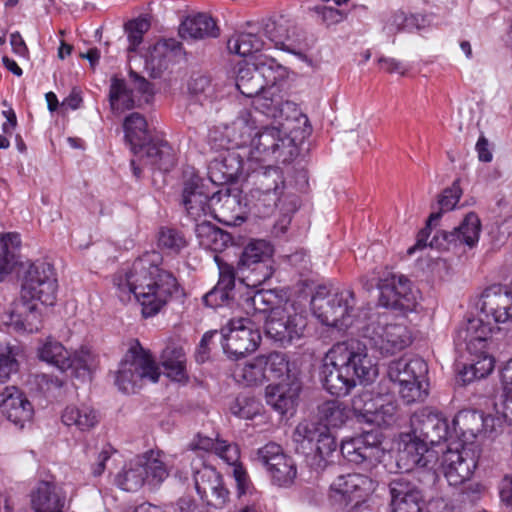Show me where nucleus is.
Returning <instances> with one entry per match:
<instances>
[{
	"mask_svg": "<svg viewBox=\"0 0 512 512\" xmlns=\"http://www.w3.org/2000/svg\"><path fill=\"white\" fill-rule=\"evenodd\" d=\"M195 234L199 245L213 252H222L232 242V236L228 232L216 227L206 218L196 222Z\"/></svg>",
	"mask_w": 512,
	"mask_h": 512,
	"instance_id": "nucleus-32",
	"label": "nucleus"
},
{
	"mask_svg": "<svg viewBox=\"0 0 512 512\" xmlns=\"http://www.w3.org/2000/svg\"><path fill=\"white\" fill-rule=\"evenodd\" d=\"M144 474L145 470L137 457L117 475L116 483L124 491L135 492L146 483L147 478L144 477Z\"/></svg>",
	"mask_w": 512,
	"mask_h": 512,
	"instance_id": "nucleus-49",
	"label": "nucleus"
},
{
	"mask_svg": "<svg viewBox=\"0 0 512 512\" xmlns=\"http://www.w3.org/2000/svg\"><path fill=\"white\" fill-rule=\"evenodd\" d=\"M314 315L326 326L338 329L353 325L352 313L355 307V297L351 290L343 289L333 293L327 302L318 301Z\"/></svg>",
	"mask_w": 512,
	"mask_h": 512,
	"instance_id": "nucleus-13",
	"label": "nucleus"
},
{
	"mask_svg": "<svg viewBox=\"0 0 512 512\" xmlns=\"http://www.w3.org/2000/svg\"><path fill=\"white\" fill-rule=\"evenodd\" d=\"M306 327L307 317L304 313L295 311L290 313L284 309L280 315L267 316L265 322L266 335L281 346L301 339Z\"/></svg>",
	"mask_w": 512,
	"mask_h": 512,
	"instance_id": "nucleus-14",
	"label": "nucleus"
},
{
	"mask_svg": "<svg viewBox=\"0 0 512 512\" xmlns=\"http://www.w3.org/2000/svg\"><path fill=\"white\" fill-rule=\"evenodd\" d=\"M181 204L187 216L199 222L213 212L215 185L195 172H185L182 183Z\"/></svg>",
	"mask_w": 512,
	"mask_h": 512,
	"instance_id": "nucleus-10",
	"label": "nucleus"
},
{
	"mask_svg": "<svg viewBox=\"0 0 512 512\" xmlns=\"http://www.w3.org/2000/svg\"><path fill=\"white\" fill-rule=\"evenodd\" d=\"M280 195L276 192L274 193H265L258 191H251V196L255 200V207L258 209V212L262 214V216L270 215L275 207L277 206L278 201L280 200Z\"/></svg>",
	"mask_w": 512,
	"mask_h": 512,
	"instance_id": "nucleus-61",
	"label": "nucleus"
},
{
	"mask_svg": "<svg viewBox=\"0 0 512 512\" xmlns=\"http://www.w3.org/2000/svg\"><path fill=\"white\" fill-rule=\"evenodd\" d=\"M243 170L241 156L227 149L219 158L214 159L208 169V180L215 186L237 180Z\"/></svg>",
	"mask_w": 512,
	"mask_h": 512,
	"instance_id": "nucleus-26",
	"label": "nucleus"
},
{
	"mask_svg": "<svg viewBox=\"0 0 512 512\" xmlns=\"http://www.w3.org/2000/svg\"><path fill=\"white\" fill-rule=\"evenodd\" d=\"M252 106L255 112H259L268 118H278L281 116L282 111L279 108V101L268 97L266 95V91L260 92L256 94V96L251 97Z\"/></svg>",
	"mask_w": 512,
	"mask_h": 512,
	"instance_id": "nucleus-60",
	"label": "nucleus"
},
{
	"mask_svg": "<svg viewBox=\"0 0 512 512\" xmlns=\"http://www.w3.org/2000/svg\"><path fill=\"white\" fill-rule=\"evenodd\" d=\"M159 377V368L151 354L135 340L115 372V385L124 393H135L147 381L158 382Z\"/></svg>",
	"mask_w": 512,
	"mask_h": 512,
	"instance_id": "nucleus-6",
	"label": "nucleus"
},
{
	"mask_svg": "<svg viewBox=\"0 0 512 512\" xmlns=\"http://www.w3.org/2000/svg\"><path fill=\"white\" fill-rule=\"evenodd\" d=\"M397 411V406L393 402H387L377 405L374 402L373 412L370 413L368 421L376 422L377 424L389 425L394 421Z\"/></svg>",
	"mask_w": 512,
	"mask_h": 512,
	"instance_id": "nucleus-63",
	"label": "nucleus"
},
{
	"mask_svg": "<svg viewBox=\"0 0 512 512\" xmlns=\"http://www.w3.org/2000/svg\"><path fill=\"white\" fill-rule=\"evenodd\" d=\"M281 303L282 298L273 290H259L247 299V307L265 318L282 314Z\"/></svg>",
	"mask_w": 512,
	"mask_h": 512,
	"instance_id": "nucleus-43",
	"label": "nucleus"
},
{
	"mask_svg": "<svg viewBox=\"0 0 512 512\" xmlns=\"http://www.w3.org/2000/svg\"><path fill=\"white\" fill-rule=\"evenodd\" d=\"M222 346L231 359H239L254 352L261 341V334L249 318H233L222 330Z\"/></svg>",
	"mask_w": 512,
	"mask_h": 512,
	"instance_id": "nucleus-11",
	"label": "nucleus"
},
{
	"mask_svg": "<svg viewBox=\"0 0 512 512\" xmlns=\"http://www.w3.org/2000/svg\"><path fill=\"white\" fill-rule=\"evenodd\" d=\"M337 443L335 437L326 428L321 437H318L314 446L312 454L307 457L309 464L315 469H323L327 465V458L335 452Z\"/></svg>",
	"mask_w": 512,
	"mask_h": 512,
	"instance_id": "nucleus-50",
	"label": "nucleus"
},
{
	"mask_svg": "<svg viewBox=\"0 0 512 512\" xmlns=\"http://www.w3.org/2000/svg\"><path fill=\"white\" fill-rule=\"evenodd\" d=\"M379 302L386 308L411 312L417 305V291L412 288L411 281L402 274L390 273L379 280Z\"/></svg>",
	"mask_w": 512,
	"mask_h": 512,
	"instance_id": "nucleus-12",
	"label": "nucleus"
},
{
	"mask_svg": "<svg viewBox=\"0 0 512 512\" xmlns=\"http://www.w3.org/2000/svg\"><path fill=\"white\" fill-rule=\"evenodd\" d=\"M219 269V280L216 286L232 294L235 287L236 273L233 266L223 262L219 256H215Z\"/></svg>",
	"mask_w": 512,
	"mask_h": 512,
	"instance_id": "nucleus-64",
	"label": "nucleus"
},
{
	"mask_svg": "<svg viewBox=\"0 0 512 512\" xmlns=\"http://www.w3.org/2000/svg\"><path fill=\"white\" fill-rule=\"evenodd\" d=\"M163 452L149 450L138 456L142 468L145 470L146 484L152 488L160 486L169 476L168 468L162 459Z\"/></svg>",
	"mask_w": 512,
	"mask_h": 512,
	"instance_id": "nucleus-35",
	"label": "nucleus"
},
{
	"mask_svg": "<svg viewBox=\"0 0 512 512\" xmlns=\"http://www.w3.org/2000/svg\"><path fill=\"white\" fill-rule=\"evenodd\" d=\"M441 467L449 485L458 486L470 479L477 467V459L464 447L461 450L449 448L443 453Z\"/></svg>",
	"mask_w": 512,
	"mask_h": 512,
	"instance_id": "nucleus-20",
	"label": "nucleus"
},
{
	"mask_svg": "<svg viewBox=\"0 0 512 512\" xmlns=\"http://www.w3.org/2000/svg\"><path fill=\"white\" fill-rule=\"evenodd\" d=\"M318 417L323 426L339 428L349 418V409L338 400L325 401L318 406Z\"/></svg>",
	"mask_w": 512,
	"mask_h": 512,
	"instance_id": "nucleus-45",
	"label": "nucleus"
},
{
	"mask_svg": "<svg viewBox=\"0 0 512 512\" xmlns=\"http://www.w3.org/2000/svg\"><path fill=\"white\" fill-rule=\"evenodd\" d=\"M323 432H326V426H323L320 422L308 420L300 422L293 433V440L297 444L296 450L309 457L317 438L321 437Z\"/></svg>",
	"mask_w": 512,
	"mask_h": 512,
	"instance_id": "nucleus-38",
	"label": "nucleus"
},
{
	"mask_svg": "<svg viewBox=\"0 0 512 512\" xmlns=\"http://www.w3.org/2000/svg\"><path fill=\"white\" fill-rule=\"evenodd\" d=\"M378 375L373 356L355 339L334 344L325 354L320 377L323 387L337 397L346 396L360 383H370Z\"/></svg>",
	"mask_w": 512,
	"mask_h": 512,
	"instance_id": "nucleus-2",
	"label": "nucleus"
},
{
	"mask_svg": "<svg viewBox=\"0 0 512 512\" xmlns=\"http://www.w3.org/2000/svg\"><path fill=\"white\" fill-rule=\"evenodd\" d=\"M61 419L66 426H75L80 431H88L99 422L97 411L86 404L67 406Z\"/></svg>",
	"mask_w": 512,
	"mask_h": 512,
	"instance_id": "nucleus-36",
	"label": "nucleus"
},
{
	"mask_svg": "<svg viewBox=\"0 0 512 512\" xmlns=\"http://www.w3.org/2000/svg\"><path fill=\"white\" fill-rule=\"evenodd\" d=\"M57 292L58 279L53 265L44 261L30 264L22 279L20 296L44 306H53Z\"/></svg>",
	"mask_w": 512,
	"mask_h": 512,
	"instance_id": "nucleus-9",
	"label": "nucleus"
},
{
	"mask_svg": "<svg viewBox=\"0 0 512 512\" xmlns=\"http://www.w3.org/2000/svg\"><path fill=\"white\" fill-rule=\"evenodd\" d=\"M31 505L35 512H63L64 499L53 483L42 481L31 494Z\"/></svg>",
	"mask_w": 512,
	"mask_h": 512,
	"instance_id": "nucleus-34",
	"label": "nucleus"
},
{
	"mask_svg": "<svg viewBox=\"0 0 512 512\" xmlns=\"http://www.w3.org/2000/svg\"><path fill=\"white\" fill-rule=\"evenodd\" d=\"M188 90L191 94L204 99H211L214 97V89L211 80L205 75H193L188 83Z\"/></svg>",
	"mask_w": 512,
	"mask_h": 512,
	"instance_id": "nucleus-62",
	"label": "nucleus"
},
{
	"mask_svg": "<svg viewBox=\"0 0 512 512\" xmlns=\"http://www.w3.org/2000/svg\"><path fill=\"white\" fill-rule=\"evenodd\" d=\"M373 490L374 483L366 475L359 473L341 475L331 485V498L345 505L357 506Z\"/></svg>",
	"mask_w": 512,
	"mask_h": 512,
	"instance_id": "nucleus-19",
	"label": "nucleus"
},
{
	"mask_svg": "<svg viewBox=\"0 0 512 512\" xmlns=\"http://www.w3.org/2000/svg\"><path fill=\"white\" fill-rule=\"evenodd\" d=\"M264 33L275 48L294 54L297 53L301 42V35L293 21L284 16L268 20L264 26Z\"/></svg>",
	"mask_w": 512,
	"mask_h": 512,
	"instance_id": "nucleus-24",
	"label": "nucleus"
},
{
	"mask_svg": "<svg viewBox=\"0 0 512 512\" xmlns=\"http://www.w3.org/2000/svg\"><path fill=\"white\" fill-rule=\"evenodd\" d=\"M428 366L420 357L400 358L389 364V379L398 385V393L406 404L423 401L427 395Z\"/></svg>",
	"mask_w": 512,
	"mask_h": 512,
	"instance_id": "nucleus-8",
	"label": "nucleus"
},
{
	"mask_svg": "<svg viewBox=\"0 0 512 512\" xmlns=\"http://www.w3.org/2000/svg\"><path fill=\"white\" fill-rule=\"evenodd\" d=\"M20 245L21 239L18 233H6L0 236V281L12 271L16 251Z\"/></svg>",
	"mask_w": 512,
	"mask_h": 512,
	"instance_id": "nucleus-46",
	"label": "nucleus"
},
{
	"mask_svg": "<svg viewBox=\"0 0 512 512\" xmlns=\"http://www.w3.org/2000/svg\"><path fill=\"white\" fill-rule=\"evenodd\" d=\"M2 414L16 426L23 427L34 414V408L26 395L15 386L5 387L0 393Z\"/></svg>",
	"mask_w": 512,
	"mask_h": 512,
	"instance_id": "nucleus-23",
	"label": "nucleus"
},
{
	"mask_svg": "<svg viewBox=\"0 0 512 512\" xmlns=\"http://www.w3.org/2000/svg\"><path fill=\"white\" fill-rule=\"evenodd\" d=\"M233 415L242 419H252L260 413V403L254 397L239 395L230 406Z\"/></svg>",
	"mask_w": 512,
	"mask_h": 512,
	"instance_id": "nucleus-55",
	"label": "nucleus"
},
{
	"mask_svg": "<svg viewBox=\"0 0 512 512\" xmlns=\"http://www.w3.org/2000/svg\"><path fill=\"white\" fill-rule=\"evenodd\" d=\"M194 482L198 495L208 506L222 509L229 501L230 492L214 467L203 464L194 472Z\"/></svg>",
	"mask_w": 512,
	"mask_h": 512,
	"instance_id": "nucleus-16",
	"label": "nucleus"
},
{
	"mask_svg": "<svg viewBox=\"0 0 512 512\" xmlns=\"http://www.w3.org/2000/svg\"><path fill=\"white\" fill-rule=\"evenodd\" d=\"M67 371L76 378H85L89 375L91 354L88 350H80L71 355L68 352Z\"/></svg>",
	"mask_w": 512,
	"mask_h": 512,
	"instance_id": "nucleus-57",
	"label": "nucleus"
},
{
	"mask_svg": "<svg viewBox=\"0 0 512 512\" xmlns=\"http://www.w3.org/2000/svg\"><path fill=\"white\" fill-rule=\"evenodd\" d=\"M18 347L6 345L0 350V382H6L18 370Z\"/></svg>",
	"mask_w": 512,
	"mask_h": 512,
	"instance_id": "nucleus-59",
	"label": "nucleus"
},
{
	"mask_svg": "<svg viewBox=\"0 0 512 512\" xmlns=\"http://www.w3.org/2000/svg\"><path fill=\"white\" fill-rule=\"evenodd\" d=\"M109 101L112 110L115 111L129 110L134 107L132 91L127 88L124 80L117 78L112 80Z\"/></svg>",
	"mask_w": 512,
	"mask_h": 512,
	"instance_id": "nucleus-53",
	"label": "nucleus"
},
{
	"mask_svg": "<svg viewBox=\"0 0 512 512\" xmlns=\"http://www.w3.org/2000/svg\"><path fill=\"white\" fill-rule=\"evenodd\" d=\"M124 139L135 157H143L145 145L151 140L146 118L132 112L123 121Z\"/></svg>",
	"mask_w": 512,
	"mask_h": 512,
	"instance_id": "nucleus-28",
	"label": "nucleus"
},
{
	"mask_svg": "<svg viewBox=\"0 0 512 512\" xmlns=\"http://www.w3.org/2000/svg\"><path fill=\"white\" fill-rule=\"evenodd\" d=\"M250 63L257 70L260 78L265 80V89L275 86L284 76V67L277 63L275 59L266 55L255 56Z\"/></svg>",
	"mask_w": 512,
	"mask_h": 512,
	"instance_id": "nucleus-47",
	"label": "nucleus"
},
{
	"mask_svg": "<svg viewBox=\"0 0 512 512\" xmlns=\"http://www.w3.org/2000/svg\"><path fill=\"white\" fill-rule=\"evenodd\" d=\"M369 350H375L382 356L393 355L412 343V335L404 323L389 322L385 315L368 323L362 329L361 339H356Z\"/></svg>",
	"mask_w": 512,
	"mask_h": 512,
	"instance_id": "nucleus-7",
	"label": "nucleus"
},
{
	"mask_svg": "<svg viewBox=\"0 0 512 512\" xmlns=\"http://www.w3.org/2000/svg\"><path fill=\"white\" fill-rule=\"evenodd\" d=\"M461 193V189L457 183H453L451 187L446 188L441 193L438 199L440 211L430 214L426 227L422 229L417 236L416 244L409 248V254H412L416 249L424 248L427 245L439 250H449L451 247H457L460 245H466L472 248L478 243L481 232V222L478 215L474 212L468 213L461 224L458 227H455L452 231H437L431 241L427 243L431 233L432 224L441 218L443 212L454 209L460 200Z\"/></svg>",
	"mask_w": 512,
	"mask_h": 512,
	"instance_id": "nucleus-4",
	"label": "nucleus"
},
{
	"mask_svg": "<svg viewBox=\"0 0 512 512\" xmlns=\"http://www.w3.org/2000/svg\"><path fill=\"white\" fill-rule=\"evenodd\" d=\"M179 34L183 39H204L217 37L219 28L212 17L205 13L188 16L180 25Z\"/></svg>",
	"mask_w": 512,
	"mask_h": 512,
	"instance_id": "nucleus-33",
	"label": "nucleus"
},
{
	"mask_svg": "<svg viewBox=\"0 0 512 512\" xmlns=\"http://www.w3.org/2000/svg\"><path fill=\"white\" fill-rule=\"evenodd\" d=\"M186 354L183 348L168 345L161 354V363L169 378L175 381L187 379Z\"/></svg>",
	"mask_w": 512,
	"mask_h": 512,
	"instance_id": "nucleus-41",
	"label": "nucleus"
},
{
	"mask_svg": "<svg viewBox=\"0 0 512 512\" xmlns=\"http://www.w3.org/2000/svg\"><path fill=\"white\" fill-rule=\"evenodd\" d=\"M149 28L150 22L146 18L133 19L125 24V31L129 41L128 51H136Z\"/></svg>",
	"mask_w": 512,
	"mask_h": 512,
	"instance_id": "nucleus-56",
	"label": "nucleus"
},
{
	"mask_svg": "<svg viewBox=\"0 0 512 512\" xmlns=\"http://www.w3.org/2000/svg\"><path fill=\"white\" fill-rule=\"evenodd\" d=\"M211 216L226 226H238L245 221L240 197L229 188L216 190Z\"/></svg>",
	"mask_w": 512,
	"mask_h": 512,
	"instance_id": "nucleus-25",
	"label": "nucleus"
},
{
	"mask_svg": "<svg viewBox=\"0 0 512 512\" xmlns=\"http://www.w3.org/2000/svg\"><path fill=\"white\" fill-rule=\"evenodd\" d=\"M254 191L265 193L281 194L284 189V177L278 167H267L263 171L256 173Z\"/></svg>",
	"mask_w": 512,
	"mask_h": 512,
	"instance_id": "nucleus-52",
	"label": "nucleus"
},
{
	"mask_svg": "<svg viewBox=\"0 0 512 512\" xmlns=\"http://www.w3.org/2000/svg\"><path fill=\"white\" fill-rule=\"evenodd\" d=\"M161 261L159 253L146 252L113 277L119 298L124 301L133 294L144 318L160 313L183 291L173 273L160 267Z\"/></svg>",
	"mask_w": 512,
	"mask_h": 512,
	"instance_id": "nucleus-1",
	"label": "nucleus"
},
{
	"mask_svg": "<svg viewBox=\"0 0 512 512\" xmlns=\"http://www.w3.org/2000/svg\"><path fill=\"white\" fill-rule=\"evenodd\" d=\"M182 55V45L179 41L170 38L158 41L151 49L147 64L159 74L166 70L170 64L175 63Z\"/></svg>",
	"mask_w": 512,
	"mask_h": 512,
	"instance_id": "nucleus-30",
	"label": "nucleus"
},
{
	"mask_svg": "<svg viewBox=\"0 0 512 512\" xmlns=\"http://www.w3.org/2000/svg\"><path fill=\"white\" fill-rule=\"evenodd\" d=\"M264 46L262 38L252 32L239 33L228 40L227 47L230 52L242 57L259 52Z\"/></svg>",
	"mask_w": 512,
	"mask_h": 512,
	"instance_id": "nucleus-51",
	"label": "nucleus"
},
{
	"mask_svg": "<svg viewBox=\"0 0 512 512\" xmlns=\"http://www.w3.org/2000/svg\"><path fill=\"white\" fill-rule=\"evenodd\" d=\"M411 426L416 437L399 451L397 466L405 473L426 469L427 476L434 482L437 476L432 469L437 461V455L434 450L428 448V445L435 446L452 437V430L440 413L428 407L413 414Z\"/></svg>",
	"mask_w": 512,
	"mask_h": 512,
	"instance_id": "nucleus-3",
	"label": "nucleus"
},
{
	"mask_svg": "<svg viewBox=\"0 0 512 512\" xmlns=\"http://www.w3.org/2000/svg\"><path fill=\"white\" fill-rule=\"evenodd\" d=\"M499 331L480 318H471L461 324L455 335V343L464 345L470 355V363L464 365L459 376L464 384L482 379L492 373L495 367L493 351L496 347L494 331Z\"/></svg>",
	"mask_w": 512,
	"mask_h": 512,
	"instance_id": "nucleus-5",
	"label": "nucleus"
},
{
	"mask_svg": "<svg viewBox=\"0 0 512 512\" xmlns=\"http://www.w3.org/2000/svg\"><path fill=\"white\" fill-rule=\"evenodd\" d=\"M37 355L41 361L67 372L68 350L53 338L49 337L39 344Z\"/></svg>",
	"mask_w": 512,
	"mask_h": 512,
	"instance_id": "nucleus-44",
	"label": "nucleus"
},
{
	"mask_svg": "<svg viewBox=\"0 0 512 512\" xmlns=\"http://www.w3.org/2000/svg\"><path fill=\"white\" fill-rule=\"evenodd\" d=\"M258 459L278 486H287L296 477L297 471L293 460L284 454L281 446L276 443H268L260 448Z\"/></svg>",
	"mask_w": 512,
	"mask_h": 512,
	"instance_id": "nucleus-18",
	"label": "nucleus"
},
{
	"mask_svg": "<svg viewBox=\"0 0 512 512\" xmlns=\"http://www.w3.org/2000/svg\"><path fill=\"white\" fill-rule=\"evenodd\" d=\"M267 362L266 372L268 381L271 379L280 380L279 382L297 381L296 375L290 369V363L287 356L280 352H273L265 356Z\"/></svg>",
	"mask_w": 512,
	"mask_h": 512,
	"instance_id": "nucleus-48",
	"label": "nucleus"
},
{
	"mask_svg": "<svg viewBox=\"0 0 512 512\" xmlns=\"http://www.w3.org/2000/svg\"><path fill=\"white\" fill-rule=\"evenodd\" d=\"M11 325L17 331L33 333L42 325V312L39 303L20 296L10 314Z\"/></svg>",
	"mask_w": 512,
	"mask_h": 512,
	"instance_id": "nucleus-27",
	"label": "nucleus"
},
{
	"mask_svg": "<svg viewBox=\"0 0 512 512\" xmlns=\"http://www.w3.org/2000/svg\"><path fill=\"white\" fill-rule=\"evenodd\" d=\"M252 266V268H249V273L240 278L248 287H257L269 280L274 274L272 262H262Z\"/></svg>",
	"mask_w": 512,
	"mask_h": 512,
	"instance_id": "nucleus-58",
	"label": "nucleus"
},
{
	"mask_svg": "<svg viewBox=\"0 0 512 512\" xmlns=\"http://www.w3.org/2000/svg\"><path fill=\"white\" fill-rule=\"evenodd\" d=\"M266 368L265 355H260L243 365H237L233 371V376L236 381L247 386L261 385L268 381Z\"/></svg>",
	"mask_w": 512,
	"mask_h": 512,
	"instance_id": "nucleus-37",
	"label": "nucleus"
},
{
	"mask_svg": "<svg viewBox=\"0 0 512 512\" xmlns=\"http://www.w3.org/2000/svg\"><path fill=\"white\" fill-rule=\"evenodd\" d=\"M235 83L239 92L248 98L265 90V80L260 78L250 62L238 65Z\"/></svg>",
	"mask_w": 512,
	"mask_h": 512,
	"instance_id": "nucleus-40",
	"label": "nucleus"
},
{
	"mask_svg": "<svg viewBox=\"0 0 512 512\" xmlns=\"http://www.w3.org/2000/svg\"><path fill=\"white\" fill-rule=\"evenodd\" d=\"M381 443L382 438L378 431H368L342 441L340 451L343 457L351 463L368 462L369 464H375L380 462L384 456Z\"/></svg>",
	"mask_w": 512,
	"mask_h": 512,
	"instance_id": "nucleus-15",
	"label": "nucleus"
},
{
	"mask_svg": "<svg viewBox=\"0 0 512 512\" xmlns=\"http://www.w3.org/2000/svg\"><path fill=\"white\" fill-rule=\"evenodd\" d=\"M300 384L298 381L279 382L266 389V402L275 411L284 415L294 409L299 397Z\"/></svg>",
	"mask_w": 512,
	"mask_h": 512,
	"instance_id": "nucleus-29",
	"label": "nucleus"
},
{
	"mask_svg": "<svg viewBox=\"0 0 512 512\" xmlns=\"http://www.w3.org/2000/svg\"><path fill=\"white\" fill-rule=\"evenodd\" d=\"M480 310L495 323L512 320V291L500 284L487 287L480 297Z\"/></svg>",
	"mask_w": 512,
	"mask_h": 512,
	"instance_id": "nucleus-21",
	"label": "nucleus"
},
{
	"mask_svg": "<svg viewBox=\"0 0 512 512\" xmlns=\"http://www.w3.org/2000/svg\"><path fill=\"white\" fill-rule=\"evenodd\" d=\"M293 147V139L277 127H265L251 140V157L256 161H265L269 157L276 159L285 155V150Z\"/></svg>",
	"mask_w": 512,
	"mask_h": 512,
	"instance_id": "nucleus-17",
	"label": "nucleus"
},
{
	"mask_svg": "<svg viewBox=\"0 0 512 512\" xmlns=\"http://www.w3.org/2000/svg\"><path fill=\"white\" fill-rule=\"evenodd\" d=\"M140 161L163 172H169L176 164L174 149L167 141L150 140L144 148L143 157Z\"/></svg>",
	"mask_w": 512,
	"mask_h": 512,
	"instance_id": "nucleus-31",
	"label": "nucleus"
},
{
	"mask_svg": "<svg viewBox=\"0 0 512 512\" xmlns=\"http://www.w3.org/2000/svg\"><path fill=\"white\" fill-rule=\"evenodd\" d=\"M158 245L173 253H179L187 246L185 236L177 229L163 227L159 231Z\"/></svg>",
	"mask_w": 512,
	"mask_h": 512,
	"instance_id": "nucleus-54",
	"label": "nucleus"
},
{
	"mask_svg": "<svg viewBox=\"0 0 512 512\" xmlns=\"http://www.w3.org/2000/svg\"><path fill=\"white\" fill-rule=\"evenodd\" d=\"M273 247L265 240H251L243 249L238 269L243 272L244 268L249 269L252 265L262 262H273Z\"/></svg>",
	"mask_w": 512,
	"mask_h": 512,
	"instance_id": "nucleus-42",
	"label": "nucleus"
},
{
	"mask_svg": "<svg viewBox=\"0 0 512 512\" xmlns=\"http://www.w3.org/2000/svg\"><path fill=\"white\" fill-rule=\"evenodd\" d=\"M391 496L390 512H420L424 496L422 490L404 476L393 479L389 484Z\"/></svg>",
	"mask_w": 512,
	"mask_h": 512,
	"instance_id": "nucleus-22",
	"label": "nucleus"
},
{
	"mask_svg": "<svg viewBox=\"0 0 512 512\" xmlns=\"http://www.w3.org/2000/svg\"><path fill=\"white\" fill-rule=\"evenodd\" d=\"M452 424V433H455L457 437L466 440L476 438L483 431V414L477 411L463 410L456 414Z\"/></svg>",
	"mask_w": 512,
	"mask_h": 512,
	"instance_id": "nucleus-39",
	"label": "nucleus"
}]
</instances>
